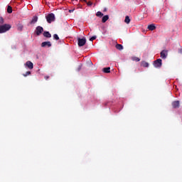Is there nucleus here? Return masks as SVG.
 I'll list each match as a JSON object with an SVG mask.
<instances>
[{
    "mask_svg": "<svg viewBox=\"0 0 182 182\" xmlns=\"http://www.w3.org/2000/svg\"><path fill=\"white\" fill-rule=\"evenodd\" d=\"M12 28L11 24H4L0 26V33H5V32H8L9 29Z\"/></svg>",
    "mask_w": 182,
    "mask_h": 182,
    "instance_id": "1",
    "label": "nucleus"
},
{
    "mask_svg": "<svg viewBox=\"0 0 182 182\" xmlns=\"http://www.w3.org/2000/svg\"><path fill=\"white\" fill-rule=\"evenodd\" d=\"M46 21L48 23H52V22H54L55 18V14L53 13L48 14L46 16Z\"/></svg>",
    "mask_w": 182,
    "mask_h": 182,
    "instance_id": "2",
    "label": "nucleus"
},
{
    "mask_svg": "<svg viewBox=\"0 0 182 182\" xmlns=\"http://www.w3.org/2000/svg\"><path fill=\"white\" fill-rule=\"evenodd\" d=\"M162 62H163V60H161V58H159L156 60L154 61L153 65H154V68H160L163 65Z\"/></svg>",
    "mask_w": 182,
    "mask_h": 182,
    "instance_id": "3",
    "label": "nucleus"
},
{
    "mask_svg": "<svg viewBox=\"0 0 182 182\" xmlns=\"http://www.w3.org/2000/svg\"><path fill=\"white\" fill-rule=\"evenodd\" d=\"M77 41H78V46L80 48L82 47V46H85V45H86V38H78Z\"/></svg>",
    "mask_w": 182,
    "mask_h": 182,
    "instance_id": "4",
    "label": "nucleus"
},
{
    "mask_svg": "<svg viewBox=\"0 0 182 182\" xmlns=\"http://www.w3.org/2000/svg\"><path fill=\"white\" fill-rule=\"evenodd\" d=\"M42 33H43V27L38 26L36 28V35L39 36Z\"/></svg>",
    "mask_w": 182,
    "mask_h": 182,
    "instance_id": "5",
    "label": "nucleus"
},
{
    "mask_svg": "<svg viewBox=\"0 0 182 182\" xmlns=\"http://www.w3.org/2000/svg\"><path fill=\"white\" fill-rule=\"evenodd\" d=\"M52 43L50 41H44L41 43V48H50Z\"/></svg>",
    "mask_w": 182,
    "mask_h": 182,
    "instance_id": "6",
    "label": "nucleus"
},
{
    "mask_svg": "<svg viewBox=\"0 0 182 182\" xmlns=\"http://www.w3.org/2000/svg\"><path fill=\"white\" fill-rule=\"evenodd\" d=\"M25 66L26 68H28V69L30 70H32L33 69V63L31 62V61H27L26 63H25Z\"/></svg>",
    "mask_w": 182,
    "mask_h": 182,
    "instance_id": "7",
    "label": "nucleus"
},
{
    "mask_svg": "<svg viewBox=\"0 0 182 182\" xmlns=\"http://www.w3.org/2000/svg\"><path fill=\"white\" fill-rule=\"evenodd\" d=\"M168 53H167V50H164L161 52V59H166L167 58V55Z\"/></svg>",
    "mask_w": 182,
    "mask_h": 182,
    "instance_id": "8",
    "label": "nucleus"
},
{
    "mask_svg": "<svg viewBox=\"0 0 182 182\" xmlns=\"http://www.w3.org/2000/svg\"><path fill=\"white\" fill-rule=\"evenodd\" d=\"M172 107L173 109H178L180 107V101H174L172 102Z\"/></svg>",
    "mask_w": 182,
    "mask_h": 182,
    "instance_id": "9",
    "label": "nucleus"
},
{
    "mask_svg": "<svg viewBox=\"0 0 182 182\" xmlns=\"http://www.w3.org/2000/svg\"><path fill=\"white\" fill-rule=\"evenodd\" d=\"M43 35L45 38H52V34L49 31H44Z\"/></svg>",
    "mask_w": 182,
    "mask_h": 182,
    "instance_id": "10",
    "label": "nucleus"
},
{
    "mask_svg": "<svg viewBox=\"0 0 182 182\" xmlns=\"http://www.w3.org/2000/svg\"><path fill=\"white\" fill-rule=\"evenodd\" d=\"M37 22H38V16H35L33 17L30 23H31V25H33V23H36Z\"/></svg>",
    "mask_w": 182,
    "mask_h": 182,
    "instance_id": "11",
    "label": "nucleus"
},
{
    "mask_svg": "<svg viewBox=\"0 0 182 182\" xmlns=\"http://www.w3.org/2000/svg\"><path fill=\"white\" fill-rule=\"evenodd\" d=\"M17 29H18V31L21 32V31H23V25L22 23H18L17 24Z\"/></svg>",
    "mask_w": 182,
    "mask_h": 182,
    "instance_id": "12",
    "label": "nucleus"
},
{
    "mask_svg": "<svg viewBox=\"0 0 182 182\" xmlns=\"http://www.w3.org/2000/svg\"><path fill=\"white\" fill-rule=\"evenodd\" d=\"M149 31H154L156 29V25L154 23L148 26Z\"/></svg>",
    "mask_w": 182,
    "mask_h": 182,
    "instance_id": "13",
    "label": "nucleus"
},
{
    "mask_svg": "<svg viewBox=\"0 0 182 182\" xmlns=\"http://www.w3.org/2000/svg\"><path fill=\"white\" fill-rule=\"evenodd\" d=\"M141 66H143V68H149V63L146 61H141Z\"/></svg>",
    "mask_w": 182,
    "mask_h": 182,
    "instance_id": "14",
    "label": "nucleus"
},
{
    "mask_svg": "<svg viewBox=\"0 0 182 182\" xmlns=\"http://www.w3.org/2000/svg\"><path fill=\"white\" fill-rule=\"evenodd\" d=\"M109 20V16L108 15H106V16H104L102 17V23H105L106 21H107Z\"/></svg>",
    "mask_w": 182,
    "mask_h": 182,
    "instance_id": "15",
    "label": "nucleus"
},
{
    "mask_svg": "<svg viewBox=\"0 0 182 182\" xmlns=\"http://www.w3.org/2000/svg\"><path fill=\"white\" fill-rule=\"evenodd\" d=\"M102 72L104 73H110V67L103 68Z\"/></svg>",
    "mask_w": 182,
    "mask_h": 182,
    "instance_id": "16",
    "label": "nucleus"
},
{
    "mask_svg": "<svg viewBox=\"0 0 182 182\" xmlns=\"http://www.w3.org/2000/svg\"><path fill=\"white\" fill-rule=\"evenodd\" d=\"M116 49H118V50H123V46L122 44H117L115 46Z\"/></svg>",
    "mask_w": 182,
    "mask_h": 182,
    "instance_id": "17",
    "label": "nucleus"
},
{
    "mask_svg": "<svg viewBox=\"0 0 182 182\" xmlns=\"http://www.w3.org/2000/svg\"><path fill=\"white\" fill-rule=\"evenodd\" d=\"M124 22L127 24L130 23V17H129V16H126Z\"/></svg>",
    "mask_w": 182,
    "mask_h": 182,
    "instance_id": "18",
    "label": "nucleus"
},
{
    "mask_svg": "<svg viewBox=\"0 0 182 182\" xmlns=\"http://www.w3.org/2000/svg\"><path fill=\"white\" fill-rule=\"evenodd\" d=\"M132 60H134L135 62H140V58L136 56L132 57Z\"/></svg>",
    "mask_w": 182,
    "mask_h": 182,
    "instance_id": "19",
    "label": "nucleus"
},
{
    "mask_svg": "<svg viewBox=\"0 0 182 182\" xmlns=\"http://www.w3.org/2000/svg\"><path fill=\"white\" fill-rule=\"evenodd\" d=\"M7 12H8V14H12V6H8Z\"/></svg>",
    "mask_w": 182,
    "mask_h": 182,
    "instance_id": "20",
    "label": "nucleus"
},
{
    "mask_svg": "<svg viewBox=\"0 0 182 182\" xmlns=\"http://www.w3.org/2000/svg\"><path fill=\"white\" fill-rule=\"evenodd\" d=\"M97 16H99L100 18H102V16H103V13L100 12V11H97L96 14Z\"/></svg>",
    "mask_w": 182,
    "mask_h": 182,
    "instance_id": "21",
    "label": "nucleus"
},
{
    "mask_svg": "<svg viewBox=\"0 0 182 182\" xmlns=\"http://www.w3.org/2000/svg\"><path fill=\"white\" fill-rule=\"evenodd\" d=\"M53 39H55V41H59V36H58V34H54Z\"/></svg>",
    "mask_w": 182,
    "mask_h": 182,
    "instance_id": "22",
    "label": "nucleus"
},
{
    "mask_svg": "<svg viewBox=\"0 0 182 182\" xmlns=\"http://www.w3.org/2000/svg\"><path fill=\"white\" fill-rule=\"evenodd\" d=\"M29 75H31V71H27L25 74H23V76L26 77V76H29Z\"/></svg>",
    "mask_w": 182,
    "mask_h": 182,
    "instance_id": "23",
    "label": "nucleus"
},
{
    "mask_svg": "<svg viewBox=\"0 0 182 182\" xmlns=\"http://www.w3.org/2000/svg\"><path fill=\"white\" fill-rule=\"evenodd\" d=\"M96 38H97L96 36H93L92 37H91V38H90V41L91 42H93V41H95V39H96Z\"/></svg>",
    "mask_w": 182,
    "mask_h": 182,
    "instance_id": "24",
    "label": "nucleus"
},
{
    "mask_svg": "<svg viewBox=\"0 0 182 182\" xmlns=\"http://www.w3.org/2000/svg\"><path fill=\"white\" fill-rule=\"evenodd\" d=\"M4 18L0 17V25L4 24Z\"/></svg>",
    "mask_w": 182,
    "mask_h": 182,
    "instance_id": "25",
    "label": "nucleus"
},
{
    "mask_svg": "<svg viewBox=\"0 0 182 182\" xmlns=\"http://www.w3.org/2000/svg\"><path fill=\"white\" fill-rule=\"evenodd\" d=\"M87 5L88 6H92V1H88V2L87 3Z\"/></svg>",
    "mask_w": 182,
    "mask_h": 182,
    "instance_id": "26",
    "label": "nucleus"
},
{
    "mask_svg": "<svg viewBox=\"0 0 182 182\" xmlns=\"http://www.w3.org/2000/svg\"><path fill=\"white\" fill-rule=\"evenodd\" d=\"M45 79H46V80H48L49 79V75L45 76Z\"/></svg>",
    "mask_w": 182,
    "mask_h": 182,
    "instance_id": "27",
    "label": "nucleus"
},
{
    "mask_svg": "<svg viewBox=\"0 0 182 182\" xmlns=\"http://www.w3.org/2000/svg\"><path fill=\"white\" fill-rule=\"evenodd\" d=\"M179 53H182V48L179 50Z\"/></svg>",
    "mask_w": 182,
    "mask_h": 182,
    "instance_id": "28",
    "label": "nucleus"
},
{
    "mask_svg": "<svg viewBox=\"0 0 182 182\" xmlns=\"http://www.w3.org/2000/svg\"><path fill=\"white\" fill-rule=\"evenodd\" d=\"M80 68H81V67L80 66L79 68H78V70H80Z\"/></svg>",
    "mask_w": 182,
    "mask_h": 182,
    "instance_id": "29",
    "label": "nucleus"
},
{
    "mask_svg": "<svg viewBox=\"0 0 182 182\" xmlns=\"http://www.w3.org/2000/svg\"><path fill=\"white\" fill-rule=\"evenodd\" d=\"M84 2H87L86 0H82Z\"/></svg>",
    "mask_w": 182,
    "mask_h": 182,
    "instance_id": "30",
    "label": "nucleus"
},
{
    "mask_svg": "<svg viewBox=\"0 0 182 182\" xmlns=\"http://www.w3.org/2000/svg\"><path fill=\"white\" fill-rule=\"evenodd\" d=\"M105 11H106V9H105Z\"/></svg>",
    "mask_w": 182,
    "mask_h": 182,
    "instance_id": "31",
    "label": "nucleus"
},
{
    "mask_svg": "<svg viewBox=\"0 0 182 182\" xmlns=\"http://www.w3.org/2000/svg\"><path fill=\"white\" fill-rule=\"evenodd\" d=\"M75 1H77V0H75Z\"/></svg>",
    "mask_w": 182,
    "mask_h": 182,
    "instance_id": "32",
    "label": "nucleus"
}]
</instances>
